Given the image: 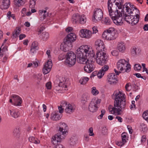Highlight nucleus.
Masks as SVG:
<instances>
[{
    "mask_svg": "<svg viewBox=\"0 0 148 148\" xmlns=\"http://www.w3.org/2000/svg\"><path fill=\"white\" fill-rule=\"evenodd\" d=\"M123 17L125 21L128 23H131L132 25H135L138 22V18H134L130 14L123 13Z\"/></svg>",
    "mask_w": 148,
    "mask_h": 148,
    "instance_id": "obj_9",
    "label": "nucleus"
},
{
    "mask_svg": "<svg viewBox=\"0 0 148 148\" xmlns=\"http://www.w3.org/2000/svg\"><path fill=\"white\" fill-rule=\"evenodd\" d=\"M48 13H43L42 16L40 18V20L43 21L45 19L46 16H48Z\"/></svg>",
    "mask_w": 148,
    "mask_h": 148,
    "instance_id": "obj_59",
    "label": "nucleus"
},
{
    "mask_svg": "<svg viewBox=\"0 0 148 148\" xmlns=\"http://www.w3.org/2000/svg\"><path fill=\"white\" fill-rule=\"evenodd\" d=\"M72 44L68 43L66 41L64 40V44L63 45V50L64 52L69 51L72 48Z\"/></svg>",
    "mask_w": 148,
    "mask_h": 148,
    "instance_id": "obj_26",
    "label": "nucleus"
},
{
    "mask_svg": "<svg viewBox=\"0 0 148 148\" xmlns=\"http://www.w3.org/2000/svg\"><path fill=\"white\" fill-rule=\"evenodd\" d=\"M101 101V100L100 99H92L88 106L89 110L92 112H96L98 109L97 106L100 103Z\"/></svg>",
    "mask_w": 148,
    "mask_h": 148,
    "instance_id": "obj_13",
    "label": "nucleus"
},
{
    "mask_svg": "<svg viewBox=\"0 0 148 148\" xmlns=\"http://www.w3.org/2000/svg\"><path fill=\"white\" fill-rule=\"evenodd\" d=\"M133 6V5H131L130 3H126L124 5L123 4V6L122 7V8H123V13H127V14H129V10H130V11L132 10V9L134 8Z\"/></svg>",
    "mask_w": 148,
    "mask_h": 148,
    "instance_id": "obj_21",
    "label": "nucleus"
},
{
    "mask_svg": "<svg viewBox=\"0 0 148 148\" xmlns=\"http://www.w3.org/2000/svg\"><path fill=\"white\" fill-rule=\"evenodd\" d=\"M45 29V27L43 26V25L42 24L41 25L38 29V35L40 34Z\"/></svg>",
    "mask_w": 148,
    "mask_h": 148,
    "instance_id": "obj_49",
    "label": "nucleus"
},
{
    "mask_svg": "<svg viewBox=\"0 0 148 148\" xmlns=\"http://www.w3.org/2000/svg\"><path fill=\"white\" fill-rule=\"evenodd\" d=\"M21 29L20 27H16L14 31L13 32L12 38H16L18 36L19 34L21 33Z\"/></svg>",
    "mask_w": 148,
    "mask_h": 148,
    "instance_id": "obj_32",
    "label": "nucleus"
},
{
    "mask_svg": "<svg viewBox=\"0 0 148 148\" xmlns=\"http://www.w3.org/2000/svg\"><path fill=\"white\" fill-rule=\"evenodd\" d=\"M36 4V1L34 0H31L30 1L29 7L31 8H33Z\"/></svg>",
    "mask_w": 148,
    "mask_h": 148,
    "instance_id": "obj_54",
    "label": "nucleus"
},
{
    "mask_svg": "<svg viewBox=\"0 0 148 148\" xmlns=\"http://www.w3.org/2000/svg\"><path fill=\"white\" fill-rule=\"evenodd\" d=\"M7 17H8L9 19L10 20L12 18L13 19L15 20L16 18L15 17L14 14H12V13L11 12L9 11L7 14Z\"/></svg>",
    "mask_w": 148,
    "mask_h": 148,
    "instance_id": "obj_42",
    "label": "nucleus"
},
{
    "mask_svg": "<svg viewBox=\"0 0 148 148\" xmlns=\"http://www.w3.org/2000/svg\"><path fill=\"white\" fill-rule=\"evenodd\" d=\"M86 64L84 67V70L85 71L90 73L94 70L95 66L92 61L89 60Z\"/></svg>",
    "mask_w": 148,
    "mask_h": 148,
    "instance_id": "obj_15",
    "label": "nucleus"
},
{
    "mask_svg": "<svg viewBox=\"0 0 148 148\" xmlns=\"http://www.w3.org/2000/svg\"><path fill=\"white\" fill-rule=\"evenodd\" d=\"M66 102L65 112L66 113L70 114L74 111L75 109V106L73 105L70 104H67Z\"/></svg>",
    "mask_w": 148,
    "mask_h": 148,
    "instance_id": "obj_22",
    "label": "nucleus"
},
{
    "mask_svg": "<svg viewBox=\"0 0 148 148\" xmlns=\"http://www.w3.org/2000/svg\"><path fill=\"white\" fill-rule=\"evenodd\" d=\"M14 4L16 7H19L24 5L25 0H14Z\"/></svg>",
    "mask_w": 148,
    "mask_h": 148,
    "instance_id": "obj_27",
    "label": "nucleus"
},
{
    "mask_svg": "<svg viewBox=\"0 0 148 148\" xmlns=\"http://www.w3.org/2000/svg\"><path fill=\"white\" fill-rule=\"evenodd\" d=\"M106 110L104 109H102L101 111V114L98 116V119H101L102 118L103 115L105 114Z\"/></svg>",
    "mask_w": 148,
    "mask_h": 148,
    "instance_id": "obj_53",
    "label": "nucleus"
},
{
    "mask_svg": "<svg viewBox=\"0 0 148 148\" xmlns=\"http://www.w3.org/2000/svg\"><path fill=\"white\" fill-rule=\"evenodd\" d=\"M125 95L121 91H115L113 96L114 97V106L109 108L111 113L117 115H120L122 112V110L125 108L126 102Z\"/></svg>",
    "mask_w": 148,
    "mask_h": 148,
    "instance_id": "obj_1",
    "label": "nucleus"
},
{
    "mask_svg": "<svg viewBox=\"0 0 148 148\" xmlns=\"http://www.w3.org/2000/svg\"><path fill=\"white\" fill-rule=\"evenodd\" d=\"M80 15L78 14H74L72 18V21L73 23H76L79 21Z\"/></svg>",
    "mask_w": 148,
    "mask_h": 148,
    "instance_id": "obj_30",
    "label": "nucleus"
},
{
    "mask_svg": "<svg viewBox=\"0 0 148 148\" xmlns=\"http://www.w3.org/2000/svg\"><path fill=\"white\" fill-rule=\"evenodd\" d=\"M111 53L112 55L114 56H117L119 54V52L116 50L112 51Z\"/></svg>",
    "mask_w": 148,
    "mask_h": 148,
    "instance_id": "obj_57",
    "label": "nucleus"
},
{
    "mask_svg": "<svg viewBox=\"0 0 148 148\" xmlns=\"http://www.w3.org/2000/svg\"><path fill=\"white\" fill-rule=\"evenodd\" d=\"M86 21V18L85 16L83 15L80 16L79 22L80 24H83L85 23Z\"/></svg>",
    "mask_w": 148,
    "mask_h": 148,
    "instance_id": "obj_39",
    "label": "nucleus"
},
{
    "mask_svg": "<svg viewBox=\"0 0 148 148\" xmlns=\"http://www.w3.org/2000/svg\"><path fill=\"white\" fill-rule=\"evenodd\" d=\"M77 53L81 54L86 56L89 57H94L95 55L93 51L91 48L88 45H82L77 50Z\"/></svg>",
    "mask_w": 148,
    "mask_h": 148,
    "instance_id": "obj_3",
    "label": "nucleus"
},
{
    "mask_svg": "<svg viewBox=\"0 0 148 148\" xmlns=\"http://www.w3.org/2000/svg\"><path fill=\"white\" fill-rule=\"evenodd\" d=\"M96 56L97 62L98 64L103 65L106 63L108 56L104 51H97Z\"/></svg>",
    "mask_w": 148,
    "mask_h": 148,
    "instance_id": "obj_7",
    "label": "nucleus"
},
{
    "mask_svg": "<svg viewBox=\"0 0 148 148\" xmlns=\"http://www.w3.org/2000/svg\"><path fill=\"white\" fill-rule=\"evenodd\" d=\"M46 86L48 89H50L51 88V83L50 82L47 83L46 84Z\"/></svg>",
    "mask_w": 148,
    "mask_h": 148,
    "instance_id": "obj_56",
    "label": "nucleus"
},
{
    "mask_svg": "<svg viewBox=\"0 0 148 148\" xmlns=\"http://www.w3.org/2000/svg\"><path fill=\"white\" fill-rule=\"evenodd\" d=\"M103 38L108 40H112L116 39V37L115 29L111 27L104 31L102 35Z\"/></svg>",
    "mask_w": 148,
    "mask_h": 148,
    "instance_id": "obj_4",
    "label": "nucleus"
},
{
    "mask_svg": "<svg viewBox=\"0 0 148 148\" xmlns=\"http://www.w3.org/2000/svg\"><path fill=\"white\" fill-rule=\"evenodd\" d=\"M116 66L119 71H123L125 70L126 72H128L130 70V65L126 60L124 59H121L118 61Z\"/></svg>",
    "mask_w": 148,
    "mask_h": 148,
    "instance_id": "obj_5",
    "label": "nucleus"
},
{
    "mask_svg": "<svg viewBox=\"0 0 148 148\" xmlns=\"http://www.w3.org/2000/svg\"><path fill=\"white\" fill-rule=\"evenodd\" d=\"M80 36L82 38H89L92 36L91 32L88 30L82 29L80 30Z\"/></svg>",
    "mask_w": 148,
    "mask_h": 148,
    "instance_id": "obj_19",
    "label": "nucleus"
},
{
    "mask_svg": "<svg viewBox=\"0 0 148 148\" xmlns=\"http://www.w3.org/2000/svg\"><path fill=\"white\" fill-rule=\"evenodd\" d=\"M99 73V72H98L97 71H94L92 73L91 75V77H94L96 75L98 76V73Z\"/></svg>",
    "mask_w": 148,
    "mask_h": 148,
    "instance_id": "obj_63",
    "label": "nucleus"
},
{
    "mask_svg": "<svg viewBox=\"0 0 148 148\" xmlns=\"http://www.w3.org/2000/svg\"><path fill=\"white\" fill-rule=\"evenodd\" d=\"M53 148H64L63 145H59L55 146Z\"/></svg>",
    "mask_w": 148,
    "mask_h": 148,
    "instance_id": "obj_64",
    "label": "nucleus"
},
{
    "mask_svg": "<svg viewBox=\"0 0 148 148\" xmlns=\"http://www.w3.org/2000/svg\"><path fill=\"white\" fill-rule=\"evenodd\" d=\"M51 69L44 66L42 69V72L43 74H46L51 71Z\"/></svg>",
    "mask_w": 148,
    "mask_h": 148,
    "instance_id": "obj_44",
    "label": "nucleus"
},
{
    "mask_svg": "<svg viewBox=\"0 0 148 148\" xmlns=\"http://www.w3.org/2000/svg\"><path fill=\"white\" fill-rule=\"evenodd\" d=\"M114 71L116 75L114 73L109 74L107 76V80L108 82L110 84L116 83L117 81L116 75H118L121 73L120 71L114 69Z\"/></svg>",
    "mask_w": 148,
    "mask_h": 148,
    "instance_id": "obj_11",
    "label": "nucleus"
},
{
    "mask_svg": "<svg viewBox=\"0 0 148 148\" xmlns=\"http://www.w3.org/2000/svg\"><path fill=\"white\" fill-rule=\"evenodd\" d=\"M41 75L40 74H37L34 75V78L38 80H41Z\"/></svg>",
    "mask_w": 148,
    "mask_h": 148,
    "instance_id": "obj_52",
    "label": "nucleus"
},
{
    "mask_svg": "<svg viewBox=\"0 0 148 148\" xmlns=\"http://www.w3.org/2000/svg\"><path fill=\"white\" fill-rule=\"evenodd\" d=\"M147 138L145 135H143L142 136L141 140V142L142 143H145L146 140Z\"/></svg>",
    "mask_w": 148,
    "mask_h": 148,
    "instance_id": "obj_58",
    "label": "nucleus"
},
{
    "mask_svg": "<svg viewBox=\"0 0 148 148\" xmlns=\"http://www.w3.org/2000/svg\"><path fill=\"white\" fill-rule=\"evenodd\" d=\"M134 10L132 9V10H130V13H129V14H130L134 18H138V21H139V10L137 9L136 8H135L134 7Z\"/></svg>",
    "mask_w": 148,
    "mask_h": 148,
    "instance_id": "obj_25",
    "label": "nucleus"
},
{
    "mask_svg": "<svg viewBox=\"0 0 148 148\" xmlns=\"http://www.w3.org/2000/svg\"><path fill=\"white\" fill-rule=\"evenodd\" d=\"M52 66V63L51 60H48L45 64L44 66L51 69Z\"/></svg>",
    "mask_w": 148,
    "mask_h": 148,
    "instance_id": "obj_41",
    "label": "nucleus"
},
{
    "mask_svg": "<svg viewBox=\"0 0 148 148\" xmlns=\"http://www.w3.org/2000/svg\"><path fill=\"white\" fill-rule=\"evenodd\" d=\"M51 119L54 121L59 120L61 118V116L56 112H53L51 114Z\"/></svg>",
    "mask_w": 148,
    "mask_h": 148,
    "instance_id": "obj_29",
    "label": "nucleus"
},
{
    "mask_svg": "<svg viewBox=\"0 0 148 148\" xmlns=\"http://www.w3.org/2000/svg\"><path fill=\"white\" fill-rule=\"evenodd\" d=\"M109 68V67L108 65H106L103 66L99 71L98 77L100 79L102 78L105 74V72L108 71Z\"/></svg>",
    "mask_w": 148,
    "mask_h": 148,
    "instance_id": "obj_24",
    "label": "nucleus"
},
{
    "mask_svg": "<svg viewBox=\"0 0 148 148\" xmlns=\"http://www.w3.org/2000/svg\"><path fill=\"white\" fill-rule=\"evenodd\" d=\"M42 38L43 40H47L49 38V34L48 33L46 32H43L42 34Z\"/></svg>",
    "mask_w": 148,
    "mask_h": 148,
    "instance_id": "obj_40",
    "label": "nucleus"
},
{
    "mask_svg": "<svg viewBox=\"0 0 148 148\" xmlns=\"http://www.w3.org/2000/svg\"><path fill=\"white\" fill-rule=\"evenodd\" d=\"M64 58V54H60L58 57V59L60 60H62Z\"/></svg>",
    "mask_w": 148,
    "mask_h": 148,
    "instance_id": "obj_61",
    "label": "nucleus"
},
{
    "mask_svg": "<svg viewBox=\"0 0 148 148\" xmlns=\"http://www.w3.org/2000/svg\"><path fill=\"white\" fill-rule=\"evenodd\" d=\"M66 58L65 62L69 66H73L75 64L76 62V57L73 52H68L66 54Z\"/></svg>",
    "mask_w": 148,
    "mask_h": 148,
    "instance_id": "obj_8",
    "label": "nucleus"
},
{
    "mask_svg": "<svg viewBox=\"0 0 148 148\" xmlns=\"http://www.w3.org/2000/svg\"><path fill=\"white\" fill-rule=\"evenodd\" d=\"M93 33H96L98 32L97 27L96 26H94L92 28Z\"/></svg>",
    "mask_w": 148,
    "mask_h": 148,
    "instance_id": "obj_60",
    "label": "nucleus"
},
{
    "mask_svg": "<svg viewBox=\"0 0 148 148\" xmlns=\"http://www.w3.org/2000/svg\"><path fill=\"white\" fill-rule=\"evenodd\" d=\"M38 63L36 62H34L33 63H29L28 64L27 67H31L32 66V67H36L38 66Z\"/></svg>",
    "mask_w": 148,
    "mask_h": 148,
    "instance_id": "obj_48",
    "label": "nucleus"
},
{
    "mask_svg": "<svg viewBox=\"0 0 148 148\" xmlns=\"http://www.w3.org/2000/svg\"><path fill=\"white\" fill-rule=\"evenodd\" d=\"M127 133L124 132L121 134L122 141L123 142V143H125L127 141Z\"/></svg>",
    "mask_w": 148,
    "mask_h": 148,
    "instance_id": "obj_43",
    "label": "nucleus"
},
{
    "mask_svg": "<svg viewBox=\"0 0 148 148\" xmlns=\"http://www.w3.org/2000/svg\"><path fill=\"white\" fill-rule=\"evenodd\" d=\"M123 1L122 0H108V9L109 15L111 16L113 14V12L112 9L118 7L119 9L122 8L123 6Z\"/></svg>",
    "mask_w": 148,
    "mask_h": 148,
    "instance_id": "obj_2",
    "label": "nucleus"
},
{
    "mask_svg": "<svg viewBox=\"0 0 148 148\" xmlns=\"http://www.w3.org/2000/svg\"><path fill=\"white\" fill-rule=\"evenodd\" d=\"M10 5V0H1L0 7L2 10L6 9L9 7Z\"/></svg>",
    "mask_w": 148,
    "mask_h": 148,
    "instance_id": "obj_23",
    "label": "nucleus"
},
{
    "mask_svg": "<svg viewBox=\"0 0 148 148\" xmlns=\"http://www.w3.org/2000/svg\"><path fill=\"white\" fill-rule=\"evenodd\" d=\"M46 53L47 55L48 56V57L49 58H51V56L50 55L51 54V51L49 50H48L46 52Z\"/></svg>",
    "mask_w": 148,
    "mask_h": 148,
    "instance_id": "obj_62",
    "label": "nucleus"
},
{
    "mask_svg": "<svg viewBox=\"0 0 148 148\" xmlns=\"http://www.w3.org/2000/svg\"><path fill=\"white\" fill-rule=\"evenodd\" d=\"M103 22L105 24L107 25H110L112 23L111 20L108 17H106Z\"/></svg>",
    "mask_w": 148,
    "mask_h": 148,
    "instance_id": "obj_45",
    "label": "nucleus"
},
{
    "mask_svg": "<svg viewBox=\"0 0 148 148\" xmlns=\"http://www.w3.org/2000/svg\"><path fill=\"white\" fill-rule=\"evenodd\" d=\"M103 14L102 10L99 8L95 9L94 12L92 20L96 23L101 21L103 18Z\"/></svg>",
    "mask_w": 148,
    "mask_h": 148,
    "instance_id": "obj_10",
    "label": "nucleus"
},
{
    "mask_svg": "<svg viewBox=\"0 0 148 148\" xmlns=\"http://www.w3.org/2000/svg\"><path fill=\"white\" fill-rule=\"evenodd\" d=\"M9 111L10 112V115L14 118H17L19 116V114L18 112H16L14 110H10Z\"/></svg>",
    "mask_w": 148,
    "mask_h": 148,
    "instance_id": "obj_36",
    "label": "nucleus"
},
{
    "mask_svg": "<svg viewBox=\"0 0 148 148\" xmlns=\"http://www.w3.org/2000/svg\"><path fill=\"white\" fill-rule=\"evenodd\" d=\"M143 117L148 122V110L145 111L143 113Z\"/></svg>",
    "mask_w": 148,
    "mask_h": 148,
    "instance_id": "obj_46",
    "label": "nucleus"
},
{
    "mask_svg": "<svg viewBox=\"0 0 148 148\" xmlns=\"http://www.w3.org/2000/svg\"><path fill=\"white\" fill-rule=\"evenodd\" d=\"M14 101V104L16 106H19L22 103V99L19 96L16 95H13L11 97Z\"/></svg>",
    "mask_w": 148,
    "mask_h": 148,
    "instance_id": "obj_20",
    "label": "nucleus"
},
{
    "mask_svg": "<svg viewBox=\"0 0 148 148\" xmlns=\"http://www.w3.org/2000/svg\"><path fill=\"white\" fill-rule=\"evenodd\" d=\"M58 85L59 86L61 87L62 89H60L61 90V91H62V92H64L68 90L67 86L65 84V78H60V82Z\"/></svg>",
    "mask_w": 148,
    "mask_h": 148,
    "instance_id": "obj_17",
    "label": "nucleus"
},
{
    "mask_svg": "<svg viewBox=\"0 0 148 148\" xmlns=\"http://www.w3.org/2000/svg\"><path fill=\"white\" fill-rule=\"evenodd\" d=\"M77 61L80 64H86L89 60L87 59L88 56L77 53Z\"/></svg>",
    "mask_w": 148,
    "mask_h": 148,
    "instance_id": "obj_16",
    "label": "nucleus"
},
{
    "mask_svg": "<svg viewBox=\"0 0 148 148\" xmlns=\"http://www.w3.org/2000/svg\"><path fill=\"white\" fill-rule=\"evenodd\" d=\"M89 79L87 77H82L79 80V82L81 84H85L88 81Z\"/></svg>",
    "mask_w": 148,
    "mask_h": 148,
    "instance_id": "obj_38",
    "label": "nucleus"
},
{
    "mask_svg": "<svg viewBox=\"0 0 148 148\" xmlns=\"http://www.w3.org/2000/svg\"><path fill=\"white\" fill-rule=\"evenodd\" d=\"M141 66L140 65L138 64H135L134 69L135 70L139 71L141 69Z\"/></svg>",
    "mask_w": 148,
    "mask_h": 148,
    "instance_id": "obj_51",
    "label": "nucleus"
},
{
    "mask_svg": "<svg viewBox=\"0 0 148 148\" xmlns=\"http://www.w3.org/2000/svg\"><path fill=\"white\" fill-rule=\"evenodd\" d=\"M68 127L64 123H62L60 127L59 128V131H62L63 130H64L62 133H64L65 132H67V130Z\"/></svg>",
    "mask_w": 148,
    "mask_h": 148,
    "instance_id": "obj_34",
    "label": "nucleus"
},
{
    "mask_svg": "<svg viewBox=\"0 0 148 148\" xmlns=\"http://www.w3.org/2000/svg\"><path fill=\"white\" fill-rule=\"evenodd\" d=\"M59 131L60 132V134L57 133L52 137L51 141L54 145H56L58 142H60L65 138V136H62L61 135H63L65 134L66 132H65L64 133H63L62 132L64 131V130H63L62 131Z\"/></svg>",
    "mask_w": 148,
    "mask_h": 148,
    "instance_id": "obj_12",
    "label": "nucleus"
},
{
    "mask_svg": "<svg viewBox=\"0 0 148 148\" xmlns=\"http://www.w3.org/2000/svg\"><path fill=\"white\" fill-rule=\"evenodd\" d=\"M29 141L32 143L35 144H38L40 143V140L37 138H35L33 136L30 137L29 138Z\"/></svg>",
    "mask_w": 148,
    "mask_h": 148,
    "instance_id": "obj_37",
    "label": "nucleus"
},
{
    "mask_svg": "<svg viewBox=\"0 0 148 148\" xmlns=\"http://www.w3.org/2000/svg\"><path fill=\"white\" fill-rule=\"evenodd\" d=\"M14 135L16 136H19L20 133V131L18 128H16L13 131Z\"/></svg>",
    "mask_w": 148,
    "mask_h": 148,
    "instance_id": "obj_50",
    "label": "nucleus"
},
{
    "mask_svg": "<svg viewBox=\"0 0 148 148\" xmlns=\"http://www.w3.org/2000/svg\"><path fill=\"white\" fill-rule=\"evenodd\" d=\"M61 104H62L60 106H58V107L59 112L61 113H63V112L64 107H65L66 105V101H63Z\"/></svg>",
    "mask_w": 148,
    "mask_h": 148,
    "instance_id": "obj_35",
    "label": "nucleus"
},
{
    "mask_svg": "<svg viewBox=\"0 0 148 148\" xmlns=\"http://www.w3.org/2000/svg\"><path fill=\"white\" fill-rule=\"evenodd\" d=\"M89 95L88 94L85 93L84 94L82 95L81 98L82 103L83 104L85 103L89 99Z\"/></svg>",
    "mask_w": 148,
    "mask_h": 148,
    "instance_id": "obj_31",
    "label": "nucleus"
},
{
    "mask_svg": "<svg viewBox=\"0 0 148 148\" xmlns=\"http://www.w3.org/2000/svg\"><path fill=\"white\" fill-rule=\"evenodd\" d=\"M110 16L113 22L116 25H121L123 24L122 13L117 10L114 11L113 14Z\"/></svg>",
    "mask_w": 148,
    "mask_h": 148,
    "instance_id": "obj_6",
    "label": "nucleus"
},
{
    "mask_svg": "<svg viewBox=\"0 0 148 148\" xmlns=\"http://www.w3.org/2000/svg\"><path fill=\"white\" fill-rule=\"evenodd\" d=\"M91 93L93 95H96L99 93V92L95 87H93L92 88Z\"/></svg>",
    "mask_w": 148,
    "mask_h": 148,
    "instance_id": "obj_47",
    "label": "nucleus"
},
{
    "mask_svg": "<svg viewBox=\"0 0 148 148\" xmlns=\"http://www.w3.org/2000/svg\"><path fill=\"white\" fill-rule=\"evenodd\" d=\"M88 132L89 133V135L90 136H93L94 134L93 133V130L92 127H91L89 128Z\"/></svg>",
    "mask_w": 148,
    "mask_h": 148,
    "instance_id": "obj_55",
    "label": "nucleus"
},
{
    "mask_svg": "<svg viewBox=\"0 0 148 148\" xmlns=\"http://www.w3.org/2000/svg\"><path fill=\"white\" fill-rule=\"evenodd\" d=\"M95 47L97 50V51H104L105 48L104 43L103 41L101 40L98 39L95 42Z\"/></svg>",
    "mask_w": 148,
    "mask_h": 148,
    "instance_id": "obj_14",
    "label": "nucleus"
},
{
    "mask_svg": "<svg viewBox=\"0 0 148 148\" xmlns=\"http://www.w3.org/2000/svg\"><path fill=\"white\" fill-rule=\"evenodd\" d=\"M117 48L119 51L122 52H124L125 49V47L124 43L122 42L119 43L117 46Z\"/></svg>",
    "mask_w": 148,
    "mask_h": 148,
    "instance_id": "obj_33",
    "label": "nucleus"
},
{
    "mask_svg": "<svg viewBox=\"0 0 148 148\" xmlns=\"http://www.w3.org/2000/svg\"><path fill=\"white\" fill-rule=\"evenodd\" d=\"M76 36L75 34L74 33H71L68 34L65 38L64 40L72 44L73 42L76 40Z\"/></svg>",
    "mask_w": 148,
    "mask_h": 148,
    "instance_id": "obj_18",
    "label": "nucleus"
},
{
    "mask_svg": "<svg viewBox=\"0 0 148 148\" xmlns=\"http://www.w3.org/2000/svg\"><path fill=\"white\" fill-rule=\"evenodd\" d=\"M141 51L140 49L138 47H134L131 51L132 54L133 56H136L140 53Z\"/></svg>",
    "mask_w": 148,
    "mask_h": 148,
    "instance_id": "obj_28",
    "label": "nucleus"
}]
</instances>
